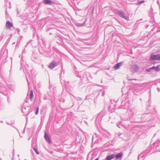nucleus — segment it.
I'll return each instance as SVG.
<instances>
[{"instance_id":"9b49d317","label":"nucleus","mask_w":160,"mask_h":160,"mask_svg":"<svg viewBox=\"0 0 160 160\" xmlns=\"http://www.w3.org/2000/svg\"><path fill=\"white\" fill-rule=\"evenodd\" d=\"M33 149L35 151L36 153L37 154H39V152L38 151L37 148H36L34 147L33 148Z\"/></svg>"},{"instance_id":"0eeeda50","label":"nucleus","mask_w":160,"mask_h":160,"mask_svg":"<svg viewBox=\"0 0 160 160\" xmlns=\"http://www.w3.org/2000/svg\"><path fill=\"white\" fill-rule=\"evenodd\" d=\"M122 65V63H118L117 64H116L114 67V68H115V70H117L119 68V67Z\"/></svg>"},{"instance_id":"9d476101","label":"nucleus","mask_w":160,"mask_h":160,"mask_svg":"<svg viewBox=\"0 0 160 160\" xmlns=\"http://www.w3.org/2000/svg\"><path fill=\"white\" fill-rule=\"evenodd\" d=\"M134 68H135V71H136V70H137L138 68V67L135 65H134L132 67V68L133 69Z\"/></svg>"},{"instance_id":"39448f33","label":"nucleus","mask_w":160,"mask_h":160,"mask_svg":"<svg viewBox=\"0 0 160 160\" xmlns=\"http://www.w3.org/2000/svg\"><path fill=\"white\" fill-rule=\"evenodd\" d=\"M44 137L46 140L48 141L49 143H50L51 142V140L49 139L48 136L46 133H45Z\"/></svg>"},{"instance_id":"f3484780","label":"nucleus","mask_w":160,"mask_h":160,"mask_svg":"<svg viewBox=\"0 0 160 160\" xmlns=\"http://www.w3.org/2000/svg\"><path fill=\"white\" fill-rule=\"evenodd\" d=\"M150 69H147V71H148V72H150Z\"/></svg>"},{"instance_id":"1a4fd4ad","label":"nucleus","mask_w":160,"mask_h":160,"mask_svg":"<svg viewBox=\"0 0 160 160\" xmlns=\"http://www.w3.org/2000/svg\"><path fill=\"white\" fill-rule=\"evenodd\" d=\"M122 156V153H120L116 155L115 157L117 159L121 158Z\"/></svg>"},{"instance_id":"f8f14e48","label":"nucleus","mask_w":160,"mask_h":160,"mask_svg":"<svg viewBox=\"0 0 160 160\" xmlns=\"http://www.w3.org/2000/svg\"><path fill=\"white\" fill-rule=\"evenodd\" d=\"M155 70L157 72L159 71L160 69L159 68L158 66H157L156 67V68H155Z\"/></svg>"},{"instance_id":"423d86ee","label":"nucleus","mask_w":160,"mask_h":160,"mask_svg":"<svg viewBox=\"0 0 160 160\" xmlns=\"http://www.w3.org/2000/svg\"><path fill=\"white\" fill-rule=\"evenodd\" d=\"M115 156L114 154H112L107 156L106 159V160H111Z\"/></svg>"},{"instance_id":"4468645a","label":"nucleus","mask_w":160,"mask_h":160,"mask_svg":"<svg viewBox=\"0 0 160 160\" xmlns=\"http://www.w3.org/2000/svg\"><path fill=\"white\" fill-rule=\"evenodd\" d=\"M33 97V92L32 91L31 92L30 94V97H31V99Z\"/></svg>"},{"instance_id":"dca6fc26","label":"nucleus","mask_w":160,"mask_h":160,"mask_svg":"<svg viewBox=\"0 0 160 160\" xmlns=\"http://www.w3.org/2000/svg\"><path fill=\"white\" fill-rule=\"evenodd\" d=\"M144 2V1H141L138 4L139 5V4H141L142 3Z\"/></svg>"},{"instance_id":"7ed1b4c3","label":"nucleus","mask_w":160,"mask_h":160,"mask_svg":"<svg viewBox=\"0 0 160 160\" xmlns=\"http://www.w3.org/2000/svg\"><path fill=\"white\" fill-rule=\"evenodd\" d=\"M58 64V63H56L54 62H52L49 65V67L50 68H52L56 66H57Z\"/></svg>"},{"instance_id":"20e7f679","label":"nucleus","mask_w":160,"mask_h":160,"mask_svg":"<svg viewBox=\"0 0 160 160\" xmlns=\"http://www.w3.org/2000/svg\"><path fill=\"white\" fill-rule=\"evenodd\" d=\"M13 26V25L10 22L7 21L6 23V27L7 28L9 29Z\"/></svg>"},{"instance_id":"ddd939ff","label":"nucleus","mask_w":160,"mask_h":160,"mask_svg":"<svg viewBox=\"0 0 160 160\" xmlns=\"http://www.w3.org/2000/svg\"><path fill=\"white\" fill-rule=\"evenodd\" d=\"M38 111H39V107H38L37 108L36 111L35 112V114L36 115H37L38 113Z\"/></svg>"},{"instance_id":"6e6552de","label":"nucleus","mask_w":160,"mask_h":160,"mask_svg":"<svg viewBox=\"0 0 160 160\" xmlns=\"http://www.w3.org/2000/svg\"><path fill=\"white\" fill-rule=\"evenodd\" d=\"M43 2L45 4H50L51 3V0H43Z\"/></svg>"},{"instance_id":"a211bd4d","label":"nucleus","mask_w":160,"mask_h":160,"mask_svg":"<svg viewBox=\"0 0 160 160\" xmlns=\"http://www.w3.org/2000/svg\"><path fill=\"white\" fill-rule=\"evenodd\" d=\"M95 160H99V158H97Z\"/></svg>"},{"instance_id":"6ab92c4d","label":"nucleus","mask_w":160,"mask_h":160,"mask_svg":"<svg viewBox=\"0 0 160 160\" xmlns=\"http://www.w3.org/2000/svg\"><path fill=\"white\" fill-rule=\"evenodd\" d=\"M0 160H2L0 158Z\"/></svg>"},{"instance_id":"f03ea898","label":"nucleus","mask_w":160,"mask_h":160,"mask_svg":"<svg viewBox=\"0 0 160 160\" xmlns=\"http://www.w3.org/2000/svg\"><path fill=\"white\" fill-rule=\"evenodd\" d=\"M118 13L120 17L123 18L127 20H128L129 17H127L125 18V15L122 12L120 11H119L118 12Z\"/></svg>"},{"instance_id":"2eb2a0df","label":"nucleus","mask_w":160,"mask_h":160,"mask_svg":"<svg viewBox=\"0 0 160 160\" xmlns=\"http://www.w3.org/2000/svg\"><path fill=\"white\" fill-rule=\"evenodd\" d=\"M155 68H156V67L155 66H153V67H152V68H149V69H155Z\"/></svg>"},{"instance_id":"f257e3e1","label":"nucleus","mask_w":160,"mask_h":160,"mask_svg":"<svg viewBox=\"0 0 160 160\" xmlns=\"http://www.w3.org/2000/svg\"><path fill=\"white\" fill-rule=\"evenodd\" d=\"M150 59L152 60H160V55L159 54H154L153 53H152Z\"/></svg>"}]
</instances>
